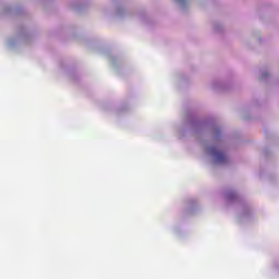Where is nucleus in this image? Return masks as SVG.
Listing matches in <instances>:
<instances>
[{"label":"nucleus","instance_id":"f257e3e1","mask_svg":"<svg viewBox=\"0 0 279 279\" xmlns=\"http://www.w3.org/2000/svg\"><path fill=\"white\" fill-rule=\"evenodd\" d=\"M211 156H214L216 162H218V165H226V162L228 161V158L226 157V154L215 147H211L209 149Z\"/></svg>","mask_w":279,"mask_h":279},{"label":"nucleus","instance_id":"7ed1b4c3","mask_svg":"<svg viewBox=\"0 0 279 279\" xmlns=\"http://www.w3.org/2000/svg\"><path fill=\"white\" fill-rule=\"evenodd\" d=\"M180 3H184V0H179Z\"/></svg>","mask_w":279,"mask_h":279},{"label":"nucleus","instance_id":"f03ea898","mask_svg":"<svg viewBox=\"0 0 279 279\" xmlns=\"http://www.w3.org/2000/svg\"><path fill=\"white\" fill-rule=\"evenodd\" d=\"M228 199H232V194H228Z\"/></svg>","mask_w":279,"mask_h":279}]
</instances>
